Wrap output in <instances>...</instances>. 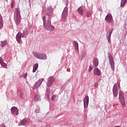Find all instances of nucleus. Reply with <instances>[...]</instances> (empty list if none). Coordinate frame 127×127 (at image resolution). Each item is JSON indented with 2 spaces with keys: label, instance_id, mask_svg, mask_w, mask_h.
Listing matches in <instances>:
<instances>
[{
  "label": "nucleus",
  "instance_id": "423d86ee",
  "mask_svg": "<svg viewBox=\"0 0 127 127\" xmlns=\"http://www.w3.org/2000/svg\"><path fill=\"white\" fill-rule=\"evenodd\" d=\"M54 82H55V78H54L53 76L49 77L48 79L47 83V87H51Z\"/></svg>",
  "mask_w": 127,
  "mask_h": 127
},
{
  "label": "nucleus",
  "instance_id": "6ab92c4d",
  "mask_svg": "<svg viewBox=\"0 0 127 127\" xmlns=\"http://www.w3.org/2000/svg\"><path fill=\"white\" fill-rule=\"evenodd\" d=\"M83 7H79L78 9V12L79 14L81 15H83Z\"/></svg>",
  "mask_w": 127,
  "mask_h": 127
},
{
  "label": "nucleus",
  "instance_id": "a878e982",
  "mask_svg": "<svg viewBox=\"0 0 127 127\" xmlns=\"http://www.w3.org/2000/svg\"><path fill=\"white\" fill-rule=\"evenodd\" d=\"M21 122V124H22L23 125H26V123H27V120L23 119Z\"/></svg>",
  "mask_w": 127,
  "mask_h": 127
},
{
  "label": "nucleus",
  "instance_id": "2eb2a0df",
  "mask_svg": "<svg viewBox=\"0 0 127 127\" xmlns=\"http://www.w3.org/2000/svg\"><path fill=\"white\" fill-rule=\"evenodd\" d=\"M16 39L18 43H20L21 40V34L18 33L16 36Z\"/></svg>",
  "mask_w": 127,
  "mask_h": 127
},
{
  "label": "nucleus",
  "instance_id": "4468645a",
  "mask_svg": "<svg viewBox=\"0 0 127 127\" xmlns=\"http://www.w3.org/2000/svg\"><path fill=\"white\" fill-rule=\"evenodd\" d=\"M94 75H97V76H101V71L98 68L95 67L94 69Z\"/></svg>",
  "mask_w": 127,
  "mask_h": 127
},
{
  "label": "nucleus",
  "instance_id": "39448f33",
  "mask_svg": "<svg viewBox=\"0 0 127 127\" xmlns=\"http://www.w3.org/2000/svg\"><path fill=\"white\" fill-rule=\"evenodd\" d=\"M119 99L120 100L122 106L126 107V102H125V97H124V93L122 91L119 92Z\"/></svg>",
  "mask_w": 127,
  "mask_h": 127
},
{
  "label": "nucleus",
  "instance_id": "473e14b6",
  "mask_svg": "<svg viewBox=\"0 0 127 127\" xmlns=\"http://www.w3.org/2000/svg\"><path fill=\"white\" fill-rule=\"evenodd\" d=\"M1 63H2V59H1V58H0V64H1Z\"/></svg>",
  "mask_w": 127,
  "mask_h": 127
},
{
  "label": "nucleus",
  "instance_id": "4be33fe9",
  "mask_svg": "<svg viewBox=\"0 0 127 127\" xmlns=\"http://www.w3.org/2000/svg\"><path fill=\"white\" fill-rule=\"evenodd\" d=\"M73 44L75 45L76 48V50H79V44H78V43H77V42L76 41H74L73 42Z\"/></svg>",
  "mask_w": 127,
  "mask_h": 127
},
{
  "label": "nucleus",
  "instance_id": "9b49d317",
  "mask_svg": "<svg viewBox=\"0 0 127 127\" xmlns=\"http://www.w3.org/2000/svg\"><path fill=\"white\" fill-rule=\"evenodd\" d=\"M11 112L16 116H18V109L15 107H13L11 109Z\"/></svg>",
  "mask_w": 127,
  "mask_h": 127
},
{
  "label": "nucleus",
  "instance_id": "c756f323",
  "mask_svg": "<svg viewBox=\"0 0 127 127\" xmlns=\"http://www.w3.org/2000/svg\"><path fill=\"white\" fill-rule=\"evenodd\" d=\"M26 77H27V73H25V74L24 75V78L25 79H26Z\"/></svg>",
  "mask_w": 127,
  "mask_h": 127
},
{
  "label": "nucleus",
  "instance_id": "f257e3e1",
  "mask_svg": "<svg viewBox=\"0 0 127 127\" xmlns=\"http://www.w3.org/2000/svg\"><path fill=\"white\" fill-rule=\"evenodd\" d=\"M43 24L45 28L49 31H53L54 30V26L51 25V21L46 19V16L43 17Z\"/></svg>",
  "mask_w": 127,
  "mask_h": 127
},
{
  "label": "nucleus",
  "instance_id": "f704fd0d",
  "mask_svg": "<svg viewBox=\"0 0 127 127\" xmlns=\"http://www.w3.org/2000/svg\"><path fill=\"white\" fill-rule=\"evenodd\" d=\"M46 97H47V98H49V95L47 94V96H46Z\"/></svg>",
  "mask_w": 127,
  "mask_h": 127
},
{
  "label": "nucleus",
  "instance_id": "bb28decb",
  "mask_svg": "<svg viewBox=\"0 0 127 127\" xmlns=\"http://www.w3.org/2000/svg\"><path fill=\"white\" fill-rule=\"evenodd\" d=\"M1 65L3 68H7V65L5 63H1Z\"/></svg>",
  "mask_w": 127,
  "mask_h": 127
},
{
  "label": "nucleus",
  "instance_id": "7c9ffc66",
  "mask_svg": "<svg viewBox=\"0 0 127 127\" xmlns=\"http://www.w3.org/2000/svg\"><path fill=\"white\" fill-rule=\"evenodd\" d=\"M92 69H93L92 67H91V66H89V68L88 69L89 72H91L92 71Z\"/></svg>",
  "mask_w": 127,
  "mask_h": 127
},
{
  "label": "nucleus",
  "instance_id": "20e7f679",
  "mask_svg": "<svg viewBox=\"0 0 127 127\" xmlns=\"http://www.w3.org/2000/svg\"><path fill=\"white\" fill-rule=\"evenodd\" d=\"M67 16H68V7H65L62 14L63 21H66L67 20Z\"/></svg>",
  "mask_w": 127,
  "mask_h": 127
},
{
  "label": "nucleus",
  "instance_id": "9d476101",
  "mask_svg": "<svg viewBox=\"0 0 127 127\" xmlns=\"http://www.w3.org/2000/svg\"><path fill=\"white\" fill-rule=\"evenodd\" d=\"M83 103L84 108H87L88 107V105H89V96L87 95L85 96L83 100Z\"/></svg>",
  "mask_w": 127,
  "mask_h": 127
},
{
  "label": "nucleus",
  "instance_id": "f03ea898",
  "mask_svg": "<svg viewBox=\"0 0 127 127\" xmlns=\"http://www.w3.org/2000/svg\"><path fill=\"white\" fill-rule=\"evenodd\" d=\"M20 11L18 8H16L14 13V19L17 25L20 23Z\"/></svg>",
  "mask_w": 127,
  "mask_h": 127
},
{
  "label": "nucleus",
  "instance_id": "cd10ccee",
  "mask_svg": "<svg viewBox=\"0 0 127 127\" xmlns=\"http://www.w3.org/2000/svg\"><path fill=\"white\" fill-rule=\"evenodd\" d=\"M13 6H14V0H12L11 3V8H13Z\"/></svg>",
  "mask_w": 127,
  "mask_h": 127
},
{
  "label": "nucleus",
  "instance_id": "aec40b11",
  "mask_svg": "<svg viewBox=\"0 0 127 127\" xmlns=\"http://www.w3.org/2000/svg\"><path fill=\"white\" fill-rule=\"evenodd\" d=\"M3 23L2 22V18L1 17H0V29H1L2 28V26H3Z\"/></svg>",
  "mask_w": 127,
  "mask_h": 127
},
{
  "label": "nucleus",
  "instance_id": "dca6fc26",
  "mask_svg": "<svg viewBox=\"0 0 127 127\" xmlns=\"http://www.w3.org/2000/svg\"><path fill=\"white\" fill-rule=\"evenodd\" d=\"M33 73L36 72L37 68H38V64L36 63L33 66Z\"/></svg>",
  "mask_w": 127,
  "mask_h": 127
},
{
  "label": "nucleus",
  "instance_id": "1a4fd4ad",
  "mask_svg": "<svg viewBox=\"0 0 127 127\" xmlns=\"http://www.w3.org/2000/svg\"><path fill=\"white\" fill-rule=\"evenodd\" d=\"M43 81H44V78L39 79L38 81H37L34 85V86L35 87V88H39L41 84H42V82H43Z\"/></svg>",
  "mask_w": 127,
  "mask_h": 127
},
{
  "label": "nucleus",
  "instance_id": "6e6552de",
  "mask_svg": "<svg viewBox=\"0 0 127 127\" xmlns=\"http://www.w3.org/2000/svg\"><path fill=\"white\" fill-rule=\"evenodd\" d=\"M118 87H120V83L115 84L113 87V91L114 97L118 96Z\"/></svg>",
  "mask_w": 127,
  "mask_h": 127
},
{
  "label": "nucleus",
  "instance_id": "a211bd4d",
  "mask_svg": "<svg viewBox=\"0 0 127 127\" xmlns=\"http://www.w3.org/2000/svg\"><path fill=\"white\" fill-rule=\"evenodd\" d=\"M34 101H35V102L40 101V95L37 94L34 97Z\"/></svg>",
  "mask_w": 127,
  "mask_h": 127
},
{
  "label": "nucleus",
  "instance_id": "5701e85b",
  "mask_svg": "<svg viewBox=\"0 0 127 127\" xmlns=\"http://www.w3.org/2000/svg\"><path fill=\"white\" fill-rule=\"evenodd\" d=\"M51 100H52V101H56V100H58V96L56 95H53Z\"/></svg>",
  "mask_w": 127,
  "mask_h": 127
},
{
  "label": "nucleus",
  "instance_id": "412c9836",
  "mask_svg": "<svg viewBox=\"0 0 127 127\" xmlns=\"http://www.w3.org/2000/svg\"><path fill=\"white\" fill-rule=\"evenodd\" d=\"M127 0H121V6H124L125 4L127 3Z\"/></svg>",
  "mask_w": 127,
  "mask_h": 127
},
{
  "label": "nucleus",
  "instance_id": "72a5a7b5",
  "mask_svg": "<svg viewBox=\"0 0 127 127\" xmlns=\"http://www.w3.org/2000/svg\"><path fill=\"white\" fill-rule=\"evenodd\" d=\"M0 127H5V126H4L3 124H1Z\"/></svg>",
  "mask_w": 127,
  "mask_h": 127
},
{
  "label": "nucleus",
  "instance_id": "f3484780",
  "mask_svg": "<svg viewBox=\"0 0 127 127\" xmlns=\"http://www.w3.org/2000/svg\"><path fill=\"white\" fill-rule=\"evenodd\" d=\"M93 64L94 65V67H97V66L99 65V60H98V59H94Z\"/></svg>",
  "mask_w": 127,
  "mask_h": 127
},
{
  "label": "nucleus",
  "instance_id": "ddd939ff",
  "mask_svg": "<svg viewBox=\"0 0 127 127\" xmlns=\"http://www.w3.org/2000/svg\"><path fill=\"white\" fill-rule=\"evenodd\" d=\"M47 14L48 15L49 18H50V17H51L52 15L53 14V9L51 7L48 9Z\"/></svg>",
  "mask_w": 127,
  "mask_h": 127
},
{
  "label": "nucleus",
  "instance_id": "b1692460",
  "mask_svg": "<svg viewBox=\"0 0 127 127\" xmlns=\"http://www.w3.org/2000/svg\"><path fill=\"white\" fill-rule=\"evenodd\" d=\"M112 32H113V29H109V35L108 36V40L110 39L111 37V35H112Z\"/></svg>",
  "mask_w": 127,
  "mask_h": 127
},
{
  "label": "nucleus",
  "instance_id": "393cba45",
  "mask_svg": "<svg viewBox=\"0 0 127 127\" xmlns=\"http://www.w3.org/2000/svg\"><path fill=\"white\" fill-rule=\"evenodd\" d=\"M6 44H7L6 41H1V44H0L1 47H3V46H4V45H5Z\"/></svg>",
  "mask_w": 127,
  "mask_h": 127
},
{
  "label": "nucleus",
  "instance_id": "c9c22d12",
  "mask_svg": "<svg viewBox=\"0 0 127 127\" xmlns=\"http://www.w3.org/2000/svg\"><path fill=\"white\" fill-rule=\"evenodd\" d=\"M32 27V25H30V26H29V28H31Z\"/></svg>",
  "mask_w": 127,
  "mask_h": 127
},
{
  "label": "nucleus",
  "instance_id": "c85d7f7f",
  "mask_svg": "<svg viewBox=\"0 0 127 127\" xmlns=\"http://www.w3.org/2000/svg\"><path fill=\"white\" fill-rule=\"evenodd\" d=\"M86 16L87 17H90V12H87V13H86Z\"/></svg>",
  "mask_w": 127,
  "mask_h": 127
},
{
  "label": "nucleus",
  "instance_id": "2f4dec72",
  "mask_svg": "<svg viewBox=\"0 0 127 127\" xmlns=\"http://www.w3.org/2000/svg\"><path fill=\"white\" fill-rule=\"evenodd\" d=\"M98 83L97 82H96L95 83H94V87H98Z\"/></svg>",
  "mask_w": 127,
  "mask_h": 127
},
{
  "label": "nucleus",
  "instance_id": "0eeeda50",
  "mask_svg": "<svg viewBox=\"0 0 127 127\" xmlns=\"http://www.w3.org/2000/svg\"><path fill=\"white\" fill-rule=\"evenodd\" d=\"M109 59L111 68L113 71H115V62H114V59H113V57L110 55L109 56Z\"/></svg>",
  "mask_w": 127,
  "mask_h": 127
},
{
  "label": "nucleus",
  "instance_id": "7ed1b4c3",
  "mask_svg": "<svg viewBox=\"0 0 127 127\" xmlns=\"http://www.w3.org/2000/svg\"><path fill=\"white\" fill-rule=\"evenodd\" d=\"M33 55L35 57H36L38 59H40L41 60H45L47 58V57L46 55L43 54H40L38 52H34Z\"/></svg>",
  "mask_w": 127,
  "mask_h": 127
},
{
  "label": "nucleus",
  "instance_id": "f8f14e48",
  "mask_svg": "<svg viewBox=\"0 0 127 127\" xmlns=\"http://www.w3.org/2000/svg\"><path fill=\"white\" fill-rule=\"evenodd\" d=\"M105 20L107 22L110 23L112 22L113 20V16H112V14L109 13L106 17Z\"/></svg>",
  "mask_w": 127,
  "mask_h": 127
}]
</instances>
